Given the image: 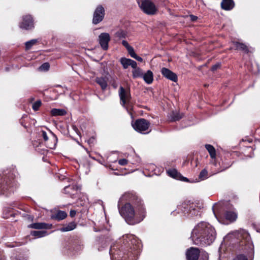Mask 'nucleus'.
Wrapping results in <instances>:
<instances>
[{
    "label": "nucleus",
    "instance_id": "nucleus-21",
    "mask_svg": "<svg viewBox=\"0 0 260 260\" xmlns=\"http://www.w3.org/2000/svg\"><path fill=\"white\" fill-rule=\"evenodd\" d=\"M76 228V224L74 222H71L68 224L64 225L60 229V231L63 232H68L73 230Z\"/></svg>",
    "mask_w": 260,
    "mask_h": 260
},
{
    "label": "nucleus",
    "instance_id": "nucleus-7",
    "mask_svg": "<svg viewBox=\"0 0 260 260\" xmlns=\"http://www.w3.org/2000/svg\"><path fill=\"white\" fill-rule=\"evenodd\" d=\"M20 27L26 30L34 27V20L30 15H26L22 17V21L19 24Z\"/></svg>",
    "mask_w": 260,
    "mask_h": 260
},
{
    "label": "nucleus",
    "instance_id": "nucleus-23",
    "mask_svg": "<svg viewBox=\"0 0 260 260\" xmlns=\"http://www.w3.org/2000/svg\"><path fill=\"white\" fill-rule=\"evenodd\" d=\"M66 111L63 109H53L51 110V114L52 116H63L66 115Z\"/></svg>",
    "mask_w": 260,
    "mask_h": 260
},
{
    "label": "nucleus",
    "instance_id": "nucleus-16",
    "mask_svg": "<svg viewBox=\"0 0 260 260\" xmlns=\"http://www.w3.org/2000/svg\"><path fill=\"white\" fill-rule=\"evenodd\" d=\"M224 217L230 222H233L237 218V214L234 211H226L224 213Z\"/></svg>",
    "mask_w": 260,
    "mask_h": 260
},
{
    "label": "nucleus",
    "instance_id": "nucleus-8",
    "mask_svg": "<svg viewBox=\"0 0 260 260\" xmlns=\"http://www.w3.org/2000/svg\"><path fill=\"white\" fill-rule=\"evenodd\" d=\"M119 95L121 103L123 106H124L130 100V93L129 91L126 90L123 87L120 86L119 90Z\"/></svg>",
    "mask_w": 260,
    "mask_h": 260
},
{
    "label": "nucleus",
    "instance_id": "nucleus-38",
    "mask_svg": "<svg viewBox=\"0 0 260 260\" xmlns=\"http://www.w3.org/2000/svg\"><path fill=\"white\" fill-rule=\"evenodd\" d=\"M233 260H248L247 258L243 254L237 255Z\"/></svg>",
    "mask_w": 260,
    "mask_h": 260
},
{
    "label": "nucleus",
    "instance_id": "nucleus-40",
    "mask_svg": "<svg viewBox=\"0 0 260 260\" xmlns=\"http://www.w3.org/2000/svg\"><path fill=\"white\" fill-rule=\"evenodd\" d=\"M129 61H130V66H131L133 68V70H134L137 68V63L135 61L130 59Z\"/></svg>",
    "mask_w": 260,
    "mask_h": 260
},
{
    "label": "nucleus",
    "instance_id": "nucleus-52",
    "mask_svg": "<svg viewBox=\"0 0 260 260\" xmlns=\"http://www.w3.org/2000/svg\"><path fill=\"white\" fill-rule=\"evenodd\" d=\"M114 88H116L117 86L116 85H114Z\"/></svg>",
    "mask_w": 260,
    "mask_h": 260
},
{
    "label": "nucleus",
    "instance_id": "nucleus-46",
    "mask_svg": "<svg viewBox=\"0 0 260 260\" xmlns=\"http://www.w3.org/2000/svg\"><path fill=\"white\" fill-rule=\"evenodd\" d=\"M190 18L191 20L192 21H196L198 18L197 16L192 15H190Z\"/></svg>",
    "mask_w": 260,
    "mask_h": 260
},
{
    "label": "nucleus",
    "instance_id": "nucleus-24",
    "mask_svg": "<svg viewBox=\"0 0 260 260\" xmlns=\"http://www.w3.org/2000/svg\"><path fill=\"white\" fill-rule=\"evenodd\" d=\"M133 77L134 78H142L143 72L140 68H137L132 71Z\"/></svg>",
    "mask_w": 260,
    "mask_h": 260
},
{
    "label": "nucleus",
    "instance_id": "nucleus-4",
    "mask_svg": "<svg viewBox=\"0 0 260 260\" xmlns=\"http://www.w3.org/2000/svg\"><path fill=\"white\" fill-rule=\"evenodd\" d=\"M138 4L141 9L147 15H154L157 11L154 4L150 0H144Z\"/></svg>",
    "mask_w": 260,
    "mask_h": 260
},
{
    "label": "nucleus",
    "instance_id": "nucleus-30",
    "mask_svg": "<svg viewBox=\"0 0 260 260\" xmlns=\"http://www.w3.org/2000/svg\"><path fill=\"white\" fill-rule=\"evenodd\" d=\"M130 59L122 57L120 59V62L124 69H127L130 66Z\"/></svg>",
    "mask_w": 260,
    "mask_h": 260
},
{
    "label": "nucleus",
    "instance_id": "nucleus-35",
    "mask_svg": "<svg viewBox=\"0 0 260 260\" xmlns=\"http://www.w3.org/2000/svg\"><path fill=\"white\" fill-rule=\"evenodd\" d=\"M49 64L48 62H45L40 67L39 70L42 71H46L49 70Z\"/></svg>",
    "mask_w": 260,
    "mask_h": 260
},
{
    "label": "nucleus",
    "instance_id": "nucleus-37",
    "mask_svg": "<svg viewBox=\"0 0 260 260\" xmlns=\"http://www.w3.org/2000/svg\"><path fill=\"white\" fill-rule=\"evenodd\" d=\"M126 49H127L128 53H129V54L131 55V56L133 58L134 57H135V56H136V54L135 52L134 49L132 46L129 47V48Z\"/></svg>",
    "mask_w": 260,
    "mask_h": 260
},
{
    "label": "nucleus",
    "instance_id": "nucleus-13",
    "mask_svg": "<svg viewBox=\"0 0 260 260\" xmlns=\"http://www.w3.org/2000/svg\"><path fill=\"white\" fill-rule=\"evenodd\" d=\"M193 204H192L191 205H188V202L186 203H183L181 205H179L177 207V212L178 213H179L180 211L182 213H185L186 212H188V211L191 212V209L193 210Z\"/></svg>",
    "mask_w": 260,
    "mask_h": 260
},
{
    "label": "nucleus",
    "instance_id": "nucleus-42",
    "mask_svg": "<svg viewBox=\"0 0 260 260\" xmlns=\"http://www.w3.org/2000/svg\"><path fill=\"white\" fill-rule=\"evenodd\" d=\"M122 44L126 48V49H127L129 48V47L131 46L129 45L128 42L125 40H123L122 41Z\"/></svg>",
    "mask_w": 260,
    "mask_h": 260
},
{
    "label": "nucleus",
    "instance_id": "nucleus-51",
    "mask_svg": "<svg viewBox=\"0 0 260 260\" xmlns=\"http://www.w3.org/2000/svg\"><path fill=\"white\" fill-rule=\"evenodd\" d=\"M114 88H116L117 86L116 85H114Z\"/></svg>",
    "mask_w": 260,
    "mask_h": 260
},
{
    "label": "nucleus",
    "instance_id": "nucleus-22",
    "mask_svg": "<svg viewBox=\"0 0 260 260\" xmlns=\"http://www.w3.org/2000/svg\"><path fill=\"white\" fill-rule=\"evenodd\" d=\"M30 235L36 238H41L48 235L46 231H34L31 232Z\"/></svg>",
    "mask_w": 260,
    "mask_h": 260
},
{
    "label": "nucleus",
    "instance_id": "nucleus-45",
    "mask_svg": "<svg viewBox=\"0 0 260 260\" xmlns=\"http://www.w3.org/2000/svg\"><path fill=\"white\" fill-rule=\"evenodd\" d=\"M133 58H135V59L139 61H140V62L143 61V58L142 57L138 56L137 54H136V56H135V57H134Z\"/></svg>",
    "mask_w": 260,
    "mask_h": 260
},
{
    "label": "nucleus",
    "instance_id": "nucleus-49",
    "mask_svg": "<svg viewBox=\"0 0 260 260\" xmlns=\"http://www.w3.org/2000/svg\"><path fill=\"white\" fill-rule=\"evenodd\" d=\"M94 141V138L93 137H92L91 138H90V139L88 141V143H89V144H90V143H93Z\"/></svg>",
    "mask_w": 260,
    "mask_h": 260
},
{
    "label": "nucleus",
    "instance_id": "nucleus-29",
    "mask_svg": "<svg viewBox=\"0 0 260 260\" xmlns=\"http://www.w3.org/2000/svg\"><path fill=\"white\" fill-rule=\"evenodd\" d=\"M115 36L119 39L125 38L127 36V32L123 30L120 29L115 33Z\"/></svg>",
    "mask_w": 260,
    "mask_h": 260
},
{
    "label": "nucleus",
    "instance_id": "nucleus-10",
    "mask_svg": "<svg viewBox=\"0 0 260 260\" xmlns=\"http://www.w3.org/2000/svg\"><path fill=\"white\" fill-rule=\"evenodd\" d=\"M200 251L197 248L191 247L186 253L187 260H198Z\"/></svg>",
    "mask_w": 260,
    "mask_h": 260
},
{
    "label": "nucleus",
    "instance_id": "nucleus-11",
    "mask_svg": "<svg viewBox=\"0 0 260 260\" xmlns=\"http://www.w3.org/2000/svg\"><path fill=\"white\" fill-rule=\"evenodd\" d=\"M161 73L167 79L174 82H176L177 81V76L176 74L169 69L166 68H162L161 70Z\"/></svg>",
    "mask_w": 260,
    "mask_h": 260
},
{
    "label": "nucleus",
    "instance_id": "nucleus-48",
    "mask_svg": "<svg viewBox=\"0 0 260 260\" xmlns=\"http://www.w3.org/2000/svg\"><path fill=\"white\" fill-rule=\"evenodd\" d=\"M76 211H74V210H71L70 211V215L72 216V217H73L75 215H76Z\"/></svg>",
    "mask_w": 260,
    "mask_h": 260
},
{
    "label": "nucleus",
    "instance_id": "nucleus-18",
    "mask_svg": "<svg viewBox=\"0 0 260 260\" xmlns=\"http://www.w3.org/2000/svg\"><path fill=\"white\" fill-rule=\"evenodd\" d=\"M51 226V224L43 222L35 223L30 225V227L34 229H50Z\"/></svg>",
    "mask_w": 260,
    "mask_h": 260
},
{
    "label": "nucleus",
    "instance_id": "nucleus-47",
    "mask_svg": "<svg viewBox=\"0 0 260 260\" xmlns=\"http://www.w3.org/2000/svg\"><path fill=\"white\" fill-rule=\"evenodd\" d=\"M72 127L73 128V129L79 135V133H78V128L74 125H73L72 126Z\"/></svg>",
    "mask_w": 260,
    "mask_h": 260
},
{
    "label": "nucleus",
    "instance_id": "nucleus-9",
    "mask_svg": "<svg viewBox=\"0 0 260 260\" xmlns=\"http://www.w3.org/2000/svg\"><path fill=\"white\" fill-rule=\"evenodd\" d=\"M110 40V37L109 34L104 32L100 35L99 37V43L104 50H107L108 49V44Z\"/></svg>",
    "mask_w": 260,
    "mask_h": 260
},
{
    "label": "nucleus",
    "instance_id": "nucleus-39",
    "mask_svg": "<svg viewBox=\"0 0 260 260\" xmlns=\"http://www.w3.org/2000/svg\"><path fill=\"white\" fill-rule=\"evenodd\" d=\"M240 234L243 237V238H245L246 239L249 238V234L246 231L242 230H240Z\"/></svg>",
    "mask_w": 260,
    "mask_h": 260
},
{
    "label": "nucleus",
    "instance_id": "nucleus-12",
    "mask_svg": "<svg viewBox=\"0 0 260 260\" xmlns=\"http://www.w3.org/2000/svg\"><path fill=\"white\" fill-rule=\"evenodd\" d=\"M41 136L43 137L44 141L46 142V145L47 146V147L50 148H54L55 147V145L56 144V141H57V138L55 136V135H54L51 133H50V135L51 136V138L54 141V143L50 144L49 142H48V141L49 140V137H48V136L47 133L46 132L44 131H42L41 132Z\"/></svg>",
    "mask_w": 260,
    "mask_h": 260
},
{
    "label": "nucleus",
    "instance_id": "nucleus-5",
    "mask_svg": "<svg viewBox=\"0 0 260 260\" xmlns=\"http://www.w3.org/2000/svg\"><path fill=\"white\" fill-rule=\"evenodd\" d=\"M133 128L137 132L142 134H147L149 132H145L149 128L150 123L146 119L141 118L137 120L132 123Z\"/></svg>",
    "mask_w": 260,
    "mask_h": 260
},
{
    "label": "nucleus",
    "instance_id": "nucleus-36",
    "mask_svg": "<svg viewBox=\"0 0 260 260\" xmlns=\"http://www.w3.org/2000/svg\"><path fill=\"white\" fill-rule=\"evenodd\" d=\"M41 101L39 100L34 103V104L32 105V108L35 111H37L39 109V108H40V107L41 106Z\"/></svg>",
    "mask_w": 260,
    "mask_h": 260
},
{
    "label": "nucleus",
    "instance_id": "nucleus-28",
    "mask_svg": "<svg viewBox=\"0 0 260 260\" xmlns=\"http://www.w3.org/2000/svg\"><path fill=\"white\" fill-rule=\"evenodd\" d=\"M182 117V115L178 112H173L170 115V120L172 121L179 120Z\"/></svg>",
    "mask_w": 260,
    "mask_h": 260
},
{
    "label": "nucleus",
    "instance_id": "nucleus-14",
    "mask_svg": "<svg viewBox=\"0 0 260 260\" xmlns=\"http://www.w3.org/2000/svg\"><path fill=\"white\" fill-rule=\"evenodd\" d=\"M167 173L169 176L176 179L184 181H188V179L182 176L176 169H170L167 171Z\"/></svg>",
    "mask_w": 260,
    "mask_h": 260
},
{
    "label": "nucleus",
    "instance_id": "nucleus-2",
    "mask_svg": "<svg viewBox=\"0 0 260 260\" xmlns=\"http://www.w3.org/2000/svg\"><path fill=\"white\" fill-rule=\"evenodd\" d=\"M123 240L126 241V250L127 252L121 253L119 250H117L115 246H111L110 249V254L113 259L120 260V258L129 260H136L135 257L140 253L141 243L139 240L133 235H126L123 236Z\"/></svg>",
    "mask_w": 260,
    "mask_h": 260
},
{
    "label": "nucleus",
    "instance_id": "nucleus-15",
    "mask_svg": "<svg viewBox=\"0 0 260 260\" xmlns=\"http://www.w3.org/2000/svg\"><path fill=\"white\" fill-rule=\"evenodd\" d=\"M235 3L233 0H222L221 3V8L226 11L233 9Z\"/></svg>",
    "mask_w": 260,
    "mask_h": 260
},
{
    "label": "nucleus",
    "instance_id": "nucleus-50",
    "mask_svg": "<svg viewBox=\"0 0 260 260\" xmlns=\"http://www.w3.org/2000/svg\"><path fill=\"white\" fill-rule=\"evenodd\" d=\"M213 210H214V207H213ZM213 212H214V214L215 215V216L216 217V215L215 214V211L214 210H213Z\"/></svg>",
    "mask_w": 260,
    "mask_h": 260
},
{
    "label": "nucleus",
    "instance_id": "nucleus-32",
    "mask_svg": "<svg viewBox=\"0 0 260 260\" xmlns=\"http://www.w3.org/2000/svg\"><path fill=\"white\" fill-rule=\"evenodd\" d=\"M75 188H76V189H77V188H78L77 187H75L74 186L69 185V186H66L64 188V192L66 193L73 194H74V191L73 190V191H71L70 189L74 190Z\"/></svg>",
    "mask_w": 260,
    "mask_h": 260
},
{
    "label": "nucleus",
    "instance_id": "nucleus-33",
    "mask_svg": "<svg viewBox=\"0 0 260 260\" xmlns=\"http://www.w3.org/2000/svg\"><path fill=\"white\" fill-rule=\"evenodd\" d=\"M37 40L36 39L31 40L29 41L26 42L25 43V48L26 50H29L32 45L35 44L37 42Z\"/></svg>",
    "mask_w": 260,
    "mask_h": 260
},
{
    "label": "nucleus",
    "instance_id": "nucleus-1",
    "mask_svg": "<svg viewBox=\"0 0 260 260\" xmlns=\"http://www.w3.org/2000/svg\"><path fill=\"white\" fill-rule=\"evenodd\" d=\"M216 236L215 229L209 223L202 221L194 226L191 238L196 245H209L215 240Z\"/></svg>",
    "mask_w": 260,
    "mask_h": 260
},
{
    "label": "nucleus",
    "instance_id": "nucleus-34",
    "mask_svg": "<svg viewBox=\"0 0 260 260\" xmlns=\"http://www.w3.org/2000/svg\"><path fill=\"white\" fill-rule=\"evenodd\" d=\"M199 258V260H208V254L205 251H200Z\"/></svg>",
    "mask_w": 260,
    "mask_h": 260
},
{
    "label": "nucleus",
    "instance_id": "nucleus-31",
    "mask_svg": "<svg viewBox=\"0 0 260 260\" xmlns=\"http://www.w3.org/2000/svg\"><path fill=\"white\" fill-rule=\"evenodd\" d=\"M199 179L201 180H204L208 178V171L206 169H203L200 172L199 176Z\"/></svg>",
    "mask_w": 260,
    "mask_h": 260
},
{
    "label": "nucleus",
    "instance_id": "nucleus-53",
    "mask_svg": "<svg viewBox=\"0 0 260 260\" xmlns=\"http://www.w3.org/2000/svg\"><path fill=\"white\" fill-rule=\"evenodd\" d=\"M257 232H260V230H257Z\"/></svg>",
    "mask_w": 260,
    "mask_h": 260
},
{
    "label": "nucleus",
    "instance_id": "nucleus-26",
    "mask_svg": "<svg viewBox=\"0 0 260 260\" xmlns=\"http://www.w3.org/2000/svg\"><path fill=\"white\" fill-rule=\"evenodd\" d=\"M205 148L209 152L210 155L212 158H215L216 157V151L213 146L210 144H206Z\"/></svg>",
    "mask_w": 260,
    "mask_h": 260
},
{
    "label": "nucleus",
    "instance_id": "nucleus-25",
    "mask_svg": "<svg viewBox=\"0 0 260 260\" xmlns=\"http://www.w3.org/2000/svg\"><path fill=\"white\" fill-rule=\"evenodd\" d=\"M233 44L237 50H241L245 52H247L248 51V48L246 45L238 42H234Z\"/></svg>",
    "mask_w": 260,
    "mask_h": 260
},
{
    "label": "nucleus",
    "instance_id": "nucleus-27",
    "mask_svg": "<svg viewBox=\"0 0 260 260\" xmlns=\"http://www.w3.org/2000/svg\"><path fill=\"white\" fill-rule=\"evenodd\" d=\"M67 216L66 212L59 211L57 212L52 217L57 220H61L64 219Z\"/></svg>",
    "mask_w": 260,
    "mask_h": 260
},
{
    "label": "nucleus",
    "instance_id": "nucleus-41",
    "mask_svg": "<svg viewBox=\"0 0 260 260\" xmlns=\"http://www.w3.org/2000/svg\"><path fill=\"white\" fill-rule=\"evenodd\" d=\"M118 164L121 166H124L127 164V160L125 158L120 159L118 160Z\"/></svg>",
    "mask_w": 260,
    "mask_h": 260
},
{
    "label": "nucleus",
    "instance_id": "nucleus-6",
    "mask_svg": "<svg viewBox=\"0 0 260 260\" xmlns=\"http://www.w3.org/2000/svg\"><path fill=\"white\" fill-rule=\"evenodd\" d=\"M105 16V9L101 6H98L95 9L93 13L92 22L94 24H97L101 22L104 19Z\"/></svg>",
    "mask_w": 260,
    "mask_h": 260
},
{
    "label": "nucleus",
    "instance_id": "nucleus-3",
    "mask_svg": "<svg viewBox=\"0 0 260 260\" xmlns=\"http://www.w3.org/2000/svg\"><path fill=\"white\" fill-rule=\"evenodd\" d=\"M125 196L122 197L118 202V209L120 214L125 219V221L129 224H135L139 223L145 217V209L141 202L137 208L136 212L133 207L129 203H126L121 208L120 203Z\"/></svg>",
    "mask_w": 260,
    "mask_h": 260
},
{
    "label": "nucleus",
    "instance_id": "nucleus-44",
    "mask_svg": "<svg viewBox=\"0 0 260 260\" xmlns=\"http://www.w3.org/2000/svg\"><path fill=\"white\" fill-rule=\"evenodd\" d=\"M101 242H103V240H101V239L100 238H99V239H98L96 240V244H95L96 246L98 247L99 250H102V249H101L100 247H99V246H98L100 244Z\"/></svg>",
    "mask_w": 260,
    "mask_h": 260
},
{
    "label": "nucleus",
    "instance_id": "nucleus-43",
    "mask_svg": "<svg viewBox=\"0 0 260 260\" xmlns=\"http://www.w3.org/2000/svg\"><path fill=\"white\" fill-rule=\"evenodd\" d=\"M220 66V63H217L214 66H212V70L213 71H214L215 70H216L217 69H218Z\"/></svg>",
    "mask_w": 260,
    "mask_h": 260
},
{
    "label": "nucleus",
    "instance_id": "nucleus-19",
    "mask_svg": "<svg viewBox=\"0 0 260 260\" xmlns=\"http://www.w3.org/2000/svg\"><path fill=\"white\" fill-rule=\"evenodd\" d=\"M13 186L11 184V183L8 182L7 181L5 183V184L0 185V193L3 194H6V195H8V193L7 192V190L10 192L13 191V190L11 189V187Z\"/></svg>",
    "mask_w": 260,
    "mask_h": 260
},
{
    "label": "nucleus",
    "instance_id": "nucleus-20",
    "mask_svg": "<svg viewBox=\"0 0 260 260\" xmlns=\"http://www.w3.org/2000/svg\"><path fill=\"white\" fill-rule=\"evenodd\" d=\"M142 78L146 83L150 84L152 82L153 80V73L151 71L148 70L146 73L143 74Z\"/></svg>",
    "mask_w": 260,
    "mask_h": 260
},
{
    "label": "nucleus",
    "instance_id": "nucleus-17",
    "mask_svg": "<svg viewBox=\"0 0 260 260\" xmlns=\"http://www.w3.org/2000/svg\"><path fill=\"white\" fill-rule=\"evenodd\" d=\"M108 79L105 77H98L95 78V82L101 87L102 90H105L107 87Z\"/></svg>",
    "mask_w": 260,
    "mask_h": 260
}]
</instances>
